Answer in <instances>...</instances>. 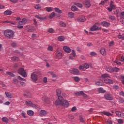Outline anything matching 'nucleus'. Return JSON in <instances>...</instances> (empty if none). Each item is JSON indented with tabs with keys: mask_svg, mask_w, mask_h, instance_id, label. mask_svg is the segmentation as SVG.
<instances>
[{
	"mask_svg": "<svg viewBox=\"0 0 124 124\" xmlns=\"http://www.w3.org/2000/svg\"><path fill=\"white\" fill-rule=\"evenodd\" d=\"M4 36L7 37V38H13L14 37V32L11 30H6L4 32Z\"/></svg>",
	"mask_w": 124,
	"mask_h": 124,
	"instance_id": "1",
	"label": "nucleus"
},
{
	"mask_svg": "<svg viewBox=\"0 0 124 124\" xmlns=\"http://www.w3.org/2000/svg\"><path fill=\"white\" fill-rule=\"evenodd\" d=\"M102 79L103 82L108 84L109 83V75L107 74L102 75Z\"/></svg>",
	"mask_w": 124,
	"mask_h": 124,
	"instance_id": "2",
	"label": "nucleus"
},
{
	"mask_svg": "<svg viewBox=\"0 0 124 124\" xmlns=\"http://www.w3.org/2000/svg\"><path fill=\"white\" fill-rule=\"evenodd\" d=\"M18 73L19 74H20V75H22L24 78H26L27 77V73H26V71H25V69L23 68H20L18 70Z\"/></svg>",
	"mask_w": 124,
	"mask_h": 124,
	"instance_id": "3",
	"label": "nucleus"
},
{
	"mask_svg": "<svg viewBox=\"0 0 124 124\" xmlns=\"http://www.w3.org/2000/svg\"><path fill=\"white\" fill-rule=\"evenodd\" d=\"M59 100H56L55 102V105H63L64 104V99L63 98H58Z\"/></svg>",
	"mask_w": 124,
	"mask_h": 124,
	"instance_id": "4",
	"label": "nucleus"
},
{
	"mask_svg": "<svg viewBox=\"0 0 124 124\" xmlns=\"http://www.w3.org/2000/svg\"><path fill=\"white\" fill-rule=\"evenodd\" d=\"M38 75V73H37V72H34L31 74V77L33 81H37Z\"/></svg>",
	"mask_w": 124,
	"mask_h": 124,
	"instance_id": "5",
	"label": "nucleus"
},
{
	"mask_svg": "<svg viewBox=\"0 0 124 124\" xmlns=\"http://www.w3.org/2000/svg\"><path fill=\"white\" fill-rule=\"evenodd\" d=\"M83 5L86 7H87L88 8H89V7H90L92 5L91 4V0H85L83 2Z\"/></svg>",
	"mask_w": 124,
	"mask_h": 124,
	"instance_id": "6",
	"label": "nucleus"
},
{
	"mask_svg": "<svg viewBox=\"0 0 124 124\" xmlns=\"http://www.w3.org/2000/svg\"><path fill=\"white\" fill-rule=\"evenodd\" d=\"M116 9V5L114 4L113 1H110V4L109 8V11H112Z\"/></svg>",
	"mask_w": 124,
	"mask_h": 124,
	"instance_id": "7",
	"label": "nucleus"
},
{
	"mask_svg": "<svg viewBox=\"0 0 124 124\" xmlns=\"http://www.w3.org/2000/svg\"><path fill=\"white\" fill-rule=\"evenodd\" d=\"M70 72L71 73H72V74H74V75H78L79 73H80L79 70L78 69H73L72 70H71Z\"/></svg>",
	"mask_w": 124,
	"mask_h": 124,
	"instance_id": "8",
	"label": "nucleus"
},
{
	"mask_svg": "<svg viewBox=\"0 0 124 124\" xmlns=\"http://www.w3.org/2000/svg\"><path fill=\"white\" fill-rule=\"evenodd\" d=\"M76 95H78V96H80V95H82V96H83V97H87V96H88V95L85 93H84V92L83 91H80L79 92H77L75 93Z\"/></svg>",
	"mask_w": 124,
	"mask_h": 124,
	"instance_id": "9",
	"label": "nucleus"
},
{
	"mask_svg": "<svg viewBox=\"0 0 124 124\" xmlns=\"http://www.w3.org/2000/svg\"><path fill=\"white\" fill-rule=\"evenodd\" d=\"M56 94L58 97V98H63V97H62V91H61V90L60 89H57L56 90Z\"/></svg>",
	"mask_w": 124,
	"mask_h": 124,
	"instance_id": "10",
	"label": "nucleus"
},
{
	"mask_svg": "<svg viewBox=\"0 0 124 124\" xmlns=\"http://www.w3.org/2000/svg\"><path fill=\"white\" fill-rule=\"evenodd\" d=\"M91 31H97V30H99V28L97 26H96V24L93 25L92 27L91 28Z\"/></svg>",
	"mask_w": 124,
	"mask_h": 124,
	"instance_id": "11",
	"label": "nucleus"
},
{
	"mask_svg": "<svg viewBox=\"0 0 124 124\" xmlns=\"http://www.w3.org/2000/svg\"><path fill=\"white\" fill-rule=\"evenodd\" d=\"M63 49L64 51L66 52V53H70L71 52V49L68 46H63Z\"/></svg>",
	"mask_w": 124,
	"mask_h": 124,
	"instance_id": "12",
	"label": "nucleus"
},
{
	"mask_svg": "<svg viewBox=\"0 0 124 124\" xmlns=\"http://www.w3.org/2000/svg\"><path fill=\"white\" fill-rule=\"evenodd\" d=\"M39 114L40 116H41V117H43V116H46L47 113L46 112V111L42 110L39 112Z\"/></svg>",
	"mask_w": 124,
	"mask_h": 124,
	"instance_id": "13",
	"label": "nucleus"
},
{
	"mask_svg": "<svg viewBox=\"0 0 124 124\" xmlns=\"http://www.w3.org/2000/svg\"><path fill=\"white\" fill-rule=\"evenodd\" d=\"M5 94L6 95V96L9 98H12V97H13V95L9 92H6Z\"/></svg>",
	"mask_w": 124,
	"mask_h": 124,
	"instance_id": "14",
	"label": "nucleus"
},
{
	"mask_svg": "<svg viewBox=\"0 0 124 124\" xmlns=\"http://www.w3.org/2000/svg\"><path fill=\"white\" fill-rule=\"evenodd\" d=\"M78 22H84L86 21V18H85L84 16H82L80 17H78L77 19Z\"/></svg>",
	"mask_w": 124,
	"mask_h": 124,
	"instance_id": "15",
	"label": "nucleus"
},
{
	"mask_svg": "<svg viewBox=\"0 0 124 124\" xmlns=\"http://www.w3.org/2000/svg\"><path fill=\"white\" fill-rule=\"evenodd\" d=\"M97 91L99 93H104L106 91L103 88L100 87L98 88Z\"/></svg>",
	"mask_w": 124,
	"mask_h": 124,
	"instance_id": "16",
	"label": "nucleus"
},
{
	"mask_svg": "<svg viewBox=\"0 0 124 124\" xmlns=\"http://www.w3.org/2000/svg\"><path fill=\"white\" fill-rule=\"evenodd\" d=\"M100 53L103 56H105V55H106V51L105 50V49L104 48H101Z\"/></svg>",
	"mask_w": 124,
	"mask_h": 124,
	"instance_id": "17",
	"label": "nucleus"
},
{
	"mask_svg": "<svg viewBox=\"0 0 124 124\" xmlns=\"http://www.w3.org/2000/svg\"><path fill=\"white\" fill-rule=\"evenodd\" d=\"M35 18H37V19H38V20H46V17H40L37 15L35 16Z\"/></svg>",
	"mask_w": 124,
	"mask_h": 124,
	"instance_id": "18",
	"label": "nucleus"
},
{
	"mask_svg": "<svg viewBox=\"0 0 124 124\" xmlns=\"http://www.w3.org/2000/svg\"><path fill=\"white\" fill-rule=\"evenodd\" d=\"M4 15H11L12 14V11L10 10H6L4 12Z\"/></svg>",
	"mask_w": 124,
	"mask_h": 124,
	"instance_id": "19",
	"label": "nucleus"
},
{
	"mask_svg": "<svg viewBox=\"0 0 124 124\" xmlns=\"http://www.w3.org/2000/svg\"><path fill=\"white\" fill-rule=\"evenodd\" d=\"M64 107H65L66 108H67V107L69 106V102H68V101H67V100H64Z\"/></svg>",
	"mask_w": 124,
	"mask_h": 124,
	"instance_id": "20",
	"label": "nucleus"
},
{
	"mask_svg": "<svg viewBox=\"0 0 124 124\" xmlns=\"http://www.w3.org/2000/svg\"><path fill=\"white\" fill-rule=\"evenodd\" d=\"M27 114L29 116H33L34 112L32 110H30L27 111Z\"/></svg>",
	"mask_w": 124,
	"mask_h": 124,
	"instance_id": "21",
	"label": "nucleus"
},
{
	"mask_svg": "<svg viewBox=\"0 0 124 124\" xmlns=\"http://www.w3.org/2000/svg\"><path fill=\"white\" fill-rule=\"evenodd\" d=\"M95 84L96 86H103V82L101 81H95Z\"/></svg>",
	"mask_w": 124,
	"mask_h": 124,
	"instance_id": "22",
	"label": "nucleus"
},
{
	"mask_svg": "<svg viewBox=\"0 0 124 124\" xmlns=\"http://www.w3.org/2000/svg\"><path fill=\"white\" fill-rule=\"evenodd\" d=\"M102 26H104V27H108L109 26V23L106 21H104L101 23Z\"/></svg>",
	"mask_w": 124,
	"mask_h": 124,
	"instance_id": "23",
	"label": "nucleus"
},
{
	"mask_svg": "<svg viewBox=\"0 0 124 124\" xmlns=\"http://www.w3.org/2000/svg\"><path fill=\"white\" fill-rule=\"evenodd\" d=\"M68 16L69 18H72L73 17H74V14L72 12L68 13Z\"/></svg>",
	"mask_w": 124,
	"mask_h": 124,
	"instance_id": "24",
	"label": "nucleus"
},
{
	"mask_svg": "<svg viewBox=\"0 0 124 124\" xmlns=\"http://www.w3.org/2000/svg\"><path fill=\"white\" fill-rule=\"evenodd\" d=\"M56 57L58 58V59H62V53L61 52L58 53L56 55Z\"/></svg>",
	"mask_w": 124,
	"mask_h": 124,
	"instance_id": "25",
	"label": "nucleus"
},
{
	"mask_svg": "<svg viewBox=\"0 0 124 124\" xmlns=\"http://www.w3.org/2000/svg\"><path fill=\"white\" fill-rule=\"evenodd\" d=\"M58 39L59 41H64V37L63 36H60L58 37Z\"/></svg>",
	"mask_w": 124,
	"mask_h": 124,
	"instance_id": "26",
	"label": "nucleus"
},
{
	"mask_svg": "<svg viewBox=\"0 0 124 124\" xmlns=\"http://www.w3.org/2000/svg\"><path fill=\"white\" fill-rule=\"evenodd\" d=\"M54 10L56 12H57V13H62V10H60L58 8H55Z\"/></svg>",
	"mask_w": 124,
	"mask_h": 124,
	"instance_id": "27",
	"label": "nucleus"
},
{
	"mask_svg": "<svg viewBox=\"0 0 124 124\" xmlns=\"http://www.w3.org/2000/svg\"><path fill=\"white\" fill-rule=\"evenodd\" d=\"M13 82L14 84H15V85H17L18 83V79L16 78H14L13 79Z\"/></svg>",
	"mask_w": 124,
	"mask_h": 124,
	"instance_id": "28",
	"label": "nucleus"
},
{
	"mask_svg": "<svg viewBox=\"0 0 124 124\" xmlns=\"http://www.w3.org/2000/svg\"><path fill=\"white\" fill-rule=\"evenodd\" d=\"M56 16V14L55 13V12H52L50 15L49 16L48 18L49 19H52V18H53V17H55V16Z\"/></svg>",
	"mask_w": 124,
	"mask_h": 124,
	"instance_id": "29",
	"label": "nucleus"
},
{
	"mask_svg": "<svg viewBox=\"0 0 124 124\" xmlns=\"http://www.w3.org/2000/svg\"><path fill=\"white\" fill-rule=\"evenodd\" d=\"M71 9L72 11H77L78 10V8L75 6H72Z\"/></svg>",
	"mask_w": 124,
	"mask_h": 124,
	"instance_id": "30",
	"label": "nucleus"
},
{
	"mask_svg": "<svg viewBox=\"0 0 124 124\" xmlns=\"http://www.w3.org/2000/svg\"><path fill=\"white\" fill-rule=\"evenodd\" d=\"M26 105H30V106H33V105H32V102H31L30 101H27L26 102Z\"/></svg>",
	"mask_w": 124,
	"mask_h": 124,
	"instance_id": "31",
	"label": "nucleus"
},
{
	"mask_svg": "<svg viewBox=\"0 0 124 124\" xmlns=\"http://www.w3.org/2000/svg\"><path fill=\"white\" fill-rule=\"evenodd\" d=\"M108 2V0H105L104 1H102L100 3L99 5H103V4H106Z\"/></svg>",
	"mask_w": 124,
	"mask_h": 124,
	"instance_id": "32",
	"label": "nucleus"
},
{
	"mask_svg": "<svg viewBox=\"0 0 124 124\" xmlns=\"http://www.w3.org/2000/svg\"><path fill=\"white\" fill-rule=\"evenodd\" d=\"M6 74L9 75V76H11V77H15V75L13 74L12 73H10L9 72H6Z\"/></svg>",
	"mask_w": 124,
	"mask_h": 124,
	"instance_id": "33",
	"label": "nucleus"
},
{
	"mask_svg": "<svg viewBox=\"0 0 124 124\" xmlns=\"http://www.w3.org/2000/svg\"><path fill=\"white\" fill-rule=\"evenodd\" d=\"M46 9L47 12H50L51 11H53V8L52 7H46Z\"/></svg>",
	"mask_w": 124,
	"mask_h": 124,
	"instance_id": "34",
	"label": "nucleus"
},
{
	"mask_svg": "<svg viewBox=\"0 0 124 124\" xmlns=\"http://www.w3.org/2000/svg\"><path fill=\"white\" fill-rule=\"evenodd\" d=\"M112 71H110V72H118V71H120V69L117 68V67H115L113 69H112Z\"/></svg>",
	"mask_w": 124,
	"mask_h": 124,
	"instance_id": "35",
	"label": "nucleus"
},
{
	"mask_svg": "<svg viewBox=\"0 0 124 124\" xmlns=\"http://www.w3.org/2000/svg\"><path fill=\"white\" fill-rule=\"evenodd\" d=\"M2 121H3V122H4V123H8V118H6V117H3L2 118Z\"/></svg>",
	"mask_w": 124,
	"mask_h": 124,
	"instance_id": "36",
	"label": "nucleus"
},
{
	"mask_svg": "<svg viewBox=\"0 0 124 124\" xmlns=\"http://www.w3.org/2000/svg\"><path fill=\"white\" fill-rule=\"evenodd\" d=\"M75 5L78 6V7H80V8L83 7V5H82V4L80 3H75Z\"/></svg>",
	"mask_w": 124,
	"mask_h": 124,
	"instance_id": "37",
	"label": "nucleus"
},
{
	"mask_svg": "<svg viewBox=\"0 0 124 124\" xmlns=\"http://www.w3.org/2000/svg\"><path fill=\"white\" fill-rule=\"evenodd\" d=\"M105 98L107 99V100H109V93H106L104 95Z\"/></svg>",
	"mask_w": 124,
	"mask_h": 124,
	"instance_id": "38",
	"label": "nucleus"
},
{
	"mask_svg": "<svg viewBox=\"0 0 124 124\" xmlns=\"http://www.w3.org/2000/svg\"><path fill=\"white\" fill-rule=\"evenodd\" d=\"M27 96V97H28L29 98H31V94L29 92L27 94H25V96Z\"/></svg>",
	"mask_w": 124,
	"mask_h": 124,
	"instance_id": "39",
	"label": "nucleus"
},
{
	"mask_svg": "<svg viewBox=\"0 0 124 124\" xmlns=\"http://www.w3.org/2000/svg\"><path fill=\"white\" fill-rule=\"evenodd\" d=\"M74 80L75 81V82H79V81H80V78H79V77H75L74 78Z\"/></svg>",
	"mask_w": 124,
	"mask_h": 124,
	"instance_id": "40",
	"label": "nucleus"
},
{
	"mask_svg": "<svg viewBox=\"0 0 124 124\" xmlns=\"http://www.w3.org/2000/svg\"><path fill=\"white\" fill-rule=\"evenodd\" d=\"M12 61H18L19 58L17 57L14 56L11 58Z\"/></svg>",
	"mask_w": 124,
	"mask_h": 124,
	"instance_id": "41",
	"label": "nucleus"
},
{
	"mask_svg": "<svg viewBox=\"0 0 124 124\" xmlns=\"http://www.w3.org/2000/svg\"><path fill=\"white\" fill-rule=\"evenodd\" d=\"M60 25L62 27H66V24H65V23L62 21L60 22Z\"/></svg>",
	"mask_w": 124,
	"mask_h": 124,
	"instance_id": "42",
	"label": "nucleus"
},
{
	"mask_svg": "<svg viewBox=\"0 0 124 124\" xmlns=\"http://www.w3.org/2000/svg\"><path fill=\"white\" fill-rule=\"evenodd\" d=\"M21 114L23 118H24V119H26V118H27V116H26V112H25L24 111H22Z\"/></svg>",
	"mask_w": 124,
	"mask_h": 124,
	"instance_id": "43",
	"label": "nucleus"
},
{
	"mask_svg": "<svg viewBox=\"0 0 124 124\" xmlns=\"http://www.w3.org/2000/svg\"><path fill=\"white\" fill-rule=\"evenodd\" d=\"M83 67H84V68H86V69H88V68L90 67V66L88 63H84L83 65Z\"/></svg>",
	"mask_w": 124,
	"mask_h": 124,
	"instance_id": "44",
	"label": "nucleus"
},
{
	"mask_svg": "<svg viewBox=\"0 0 124 124\" xmlns=\"http://www.w3.org/2000/svg\"><path fill=\"white\" fill-rule=\"evenodd\" d=\"M117 122L118 124H124V120H123V119H118Z\"/></svg>",
	"mask_w": 124,
	"mask_h": 124,
	"instance_id": "45",
	"label": "nucleus"
},
{
	"mask_svg": "<svg viewBox=\"0 0 124 124\" xmlns=\"http://www.w3.org/2000/svg\"><path fill=\"white\" fill-rule=\"evenodd\" d=\"M102 114H104V115H105L106 116H109V112L107 111H103L101 112Z\"/></svg>",
	"mask_w": 124,
	"mask_h": 124,
	"instance_id": "46",
	"label": "nucleus"
},
{
	"mask_svg": "<svg viewBox=\"0 0 124 124\" xmlns=\"http://www.w3.org/2000/svg\"><path fill=\"white\" fill-rule=\"evenodd\" d=\"M79 119L81 123H85V120H84V118L82 117V116H79Z\"/></svg>",
	"mask_w": 124,
	"mask_h": 124,
	"instance_id": "47",
	"label": "nucleus"
},
{
	"mask_svg": "<svg viewBox=\"0 0 124 124\" xmlns=\"http://www.w3.org/2000/svg\"><path fill=\"white\" fill-rule=\"evenodd\" d=\"M48 32H49L50 33H53L54 32V29L50 28L48 30Z\"/></svg>",
	"mask_w": 124,
	"mask_h": 124,
	"instance_id": "48",
	"label": "nucleus"
},
{
	"mask_svg": "<svg viewBox=\"0 0 124 124\" xmlns=\"http://www.w3.org/2000/svg\"><path fill=\"white\" fill-rule=\"evenodd\" d=\"M21 22H23V23L25 25V24L27 23V21L26 18H23L22 19Z\"/></svg>",
	"mask_w": 124,
	"mask_h": 124,
	"instance_id": "49",
	"label": "nucleus"
},
{
	"mask_svg": "<svg viewBox=\"0 0 124 124\" xmlns=\"http://www.w3.org/2000/svg\"><path fill=\"white\" fill-rule=\"evenodd\" d=\"M11 46L13 47L14 48H15L16 46V43L13 42L11 44Z\"/></svg>",
	"mask_w": 124,
	"mask_h": 124,
	"instance_id": "50",
	"label": "nucleus"
},
{
	"mask_svg": "<svg viewBox=\"0 0 124 124\" xmlns=\"http://www.w3.org/2000/svg\"><path fill=\"white\" fill-rule=\"evenodd\" d=\"M76 110H77L76 107H73L71 109L72 112H75Z\"/></svg>",
	"mask_w": 124,
	"mask_h": 124,
	"instance_id": "51",
	"label": "nucleus"
},
{
	"mask_svg": "<svg viewBox=\"0 0 124 124\" xmlns=\"http://www.w3.org/2000/svg\"><path fill=\"white\" fill-rule=\"evenodd\" d=\"M17 78L18 79H19V80H21L22 81H26V79L22 78V77H21L20 76H18Z\"/></svg>",
	"mask_w": 124,
	"mask_h": 124,
	"instance_id": "52",
	"label": "nucleus"
},
{
	"mask_svg": "<svg viewBox=\"0 0 124 124\" xmlns=\"http://www.w3.org/2000/svg\"><path fill=\"white\" fill-rule=\"evenodd\" d=\"M114 62L117 64V65H120L121 64V62L120 61H118L117 60L114 61Z\"/></svg>",
	"mask_w": 124,
	"mask_h": 124,
	"instance_id": "53",
	"label": "nucleus"
},
{
	"mask_svg": "<svg viewBox=\"0 0 124 124\" xmlns=\"http://www.w3.org/2000/svg\"><path fill=\"white\" fill-rule=\"evenodd\" d=\"M90 55L91 56H96V53L94 52V51L91 52Z\"/></svg>",
	"mask_w": 124,
	"mask_h": 124,
	"instance_id": "54",
	"label": "nucleus"
},
{
	"mask_svg": "<svg viewBox=\"0 0 124 124\" xmlns=\"http://www.w3.org/2000/svg\"><path fill=\"white\" fill-rule=\"evenodd\" d=\"M120 111H117L115 112L116 115L117 116V117H120V115L121 114Z\"/></svg>",
	"mask_w": 124,
	"mask_h": 124,
	"instance_id": "55",
	"label": "nucleus"
},
{
	"mask_svg": "<svg viewBox=\"0 0 124 124\" xmlns=\"http://www.w3.org/2000/svg\"><path fill=\"white\" fill-rule=\"evenodd\" d=\"M10 1H11L13 3H16V2H18V0H9Z\"/></svg>",
	"mask_w": 124,
	"mask_h": 124,
	"instance_id": "56",
	"label": "nucleus"
},
{
	"mask_svg": "<svg viewBox=\"0 0 124 124\" xmlns=\"http://www.w3.org/2000/svg\"><path fill=\"white\" fill-rule=\"evenodd\" d=\"M119 117H120V118H124V113L122 112H120Z\"/></svg>",
	"mask_w": 124,
	"mask_h": 124,
	"instance_id": "57",
	"label": "nucleus"
},
{
	"mask_svg": "<svg viewBox=\"0 0 124 124\" xmlns=\"http://www.w3.org/2000/svg\"><path fill=\"white\" fill-rule=\"evenodd\" d=\"M35 8L36 9H39L40 8V5L37 4V5H35Z\"/></svg>",
	"mask_w": 124,
	"mask_h": 124,
	"instance_id": "58",
	"label": "nucleus"
},
{
	"mask_svg": "<svg viewBox=\"0 0 124 124\" xmlns=\"http://www.w3.org/2000/svg\"><path fill=\"white\" fill-rule=\"evenodd\" d=\"M48 49L49 51H53V46H48Z\"/></svg>",
	"mask_w": 124,
	"mask_h": 124,
	"instance_id": "59",
	"label": "nucleus"
},
{
	"mask_svg": "<svg viewBox=\"0 0 124 124\" xmlns=\"http://www.w3.org/2000/svg\"><path fill=\"white\" fill-rule=\"evenodd\" d=\"M17 28L21 30V29H23V28H24V26L22 25H18V26H17Z\"/></svg>",
	"mask_w": 124,
	"mask_h": 124,
	"instance_id": "60",
	"label": "nucleus"
},
{
	"mask_svg": "<svg viewBox=\"0 0 124 124\" xmlns=\"http://www.w3.org/2000/svg\"><path fill=\"white\" fill-rule=\"evenodd\" d=\"M117 37L119 39H122L123 40V36H122V35H117Z\"/></svg>",
	"mask_w": 124,
	"mask_h": 124,
	"instance_id": "61",
	"label": "nucleus"
},
{
	"mask_svg": "<svg viewBox=\"0 0 124 124\" xmlns=\"http://www.w3.org/2000/svg\"><path fill=\"white\" fill-rule=\"evenodd\" d=\"M72 55L73 57H75L76 53H75V51L74 50L72 51Z\"/></svg>",
	"mask_w": 124,
	"mask_h": 124,
	"instance_id": "62",
	"label": "nucleus"
},
{
	"mask_svg": "<svg viewBox=\"0 0 124 124\" xmlns=\"http://www.w3.org/2000/svg\"><path fill=\"white\" fill-rule=\"evenodd\" d=\"M47 78L46 77H45L44 78H43V82L44 83H47Z\"/></svg>",
	"mask_w": 124,
	"mask_h": 124,
	"instance_id": "63",
	"label": "nucleus"
},
{
	"mask_svg": "<svg viewBox=\"0 0 124 124\" xmlns=\"http://www.w3.org/2000/svg\"><path fill=\"white\" fill-rule=\"evenodd\" d=\"M120 61H121V62H124V56L122 55L121 57Z\"/></svg>",
	"mask_w": 124,
	"mask_h": 124,
	"instance_id": "64",
	"label": "nucleus"
}]
</instances>
